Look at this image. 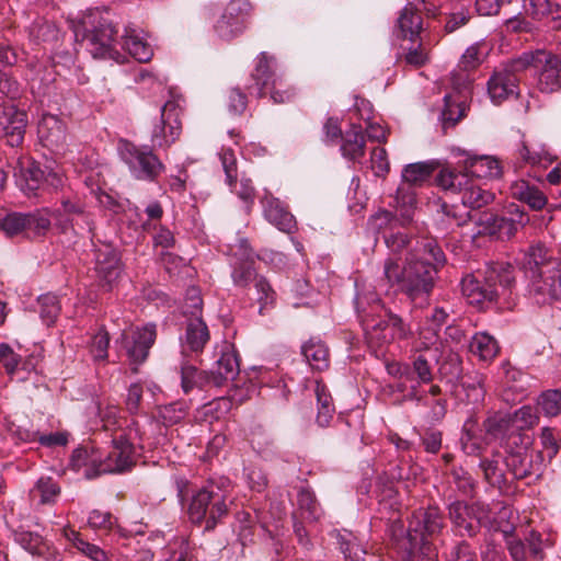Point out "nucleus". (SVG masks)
I'll use <instances>...</instances> for the list:
<instances>
[{
	"label": "nucleus",
	"mask_w": 561,
	"mask_h": 561,
	"mask_svg": "<svg viewBox=\"0 0 561 561\" xmlns=\"http://www.w3.org/2000/svg\"><path fill=\"white\" fill-rule=\"evenodd\" d=\"M274 67V57L268 56L266 53H262L257 57V62L252 75L255 81V89L260 96L265 93V90H270L271 99L274 103H285L293 98L294 93L282 91L283 82L276 77Z\"/></svg>",
	"instance_id": "2eb2a0df"
},
{
	"label": "nucleus",
	"mask_w": 561,
	"mask_h": 561,
	"mask_svg": "<svg viewBox=\"0 0 561 561\" xmlns=\"http://www.w3.org/2000/svg\"><path fill=\"white\" fill-rule=\"evenodd\" d=\"M539 416L530 405H524L514 412L512 422L519 430L531 428L538 423Z\"/></svg>",
	"instance_id": "5fc2aeb1"
},
{
	"label": "nucleus",
	"mask_w": 561,
	"mask_h": 561,
	"mask_svg": "<svg viewBox=\"0 0 561 561\" xmlns=\"http://www.w3.org/2000/svg\"><path fill=\"white\" fill-rule=\"evenodd\" d=\"M116 31L112 22L107 19H101L98 26L89 31L87 35L88 47L93 57L111 58L116 62H123L124 56L115 49L114 35Z\"/></svg>",
	"instance_id": "a211bd4d"
},
{
	"label": "nucleus",
	"mask_w": 561,
	"mask_h": 561,
	"mask_svg": "<svg viewBox=\"0 0 561 561\" xmlns=\"http://www.w3.org/2000/svg\"><path fill=\"white\" fill-rule=\"evenodd\" d=\"M519 71L513 68V60L494 71L488 81V93L494 104H501L518 94V78L516 73Z\"/></svg>",
	"instance_id": "412c9836"
},
{
	"label": "nucleus",
	"mask_w": 561,
	"mask_h": 561,
	"mask_svg": "<svg viewBox=\"0 0 561 561\" xmlns=\"http://www.w3.org/2000/svg\"><path fill=\"white\" fill-rule=\"evenodd\" d=\"M371 170L377 176H385L389 172V161L387 151L383 148L377 147L371 151L370 157Z\"/></svg>",
	"instance_id": "0e129e2a"
},
{
	"label": "nucleus",
	"mask_w": 561,
	"mask_h": 561,
	"mask_svg": "<svg viewBox=\"0 0 561 561\" xmlns=\"http://www.w3.org/2000/svg\"><path fill=\"white\" fill-rule=\"evenodd\" d=\"M118 408L116 405H106L104 409L100 408V416L103 422L105 431L112 432V436L119 434L121 430L130 427H139L137 422H131L126 427L122 426V421L117 417Z\"/></svg>",
	"instance_id": "ea45409f"
},
{
	"label": "nucleus",
	"mask_w": 561,
	"mask_h": 561,
	"mask_svg": "<svg viewBox=\"0 0 561 561\" xmlns=\"http://www.w3.org/2000/svg\"><path fill=\"white\" fill-rule=\"evenodd\" d=\"M505 463L516 479H524L531 474L530 458L527 454H511Z\"/></svg>",
	"instance_id": "79ce46f5"
},
{
	"label": "nucleus",
	"mask_w": 561,
	"mask_h": 561,
	"mask_svg": "<svg viewBox=\"0 0 561 561\" xmlns=\"http://www.w3.org/2000/svg\"><path fill=\"white\" fill-rule=\"evenodd\" d=\"M14 178L16 184L26 194H30L46 182L47 184L58 187L62 184V174L58 170H42L39 165L30 158H22L14 168Z\"/></svg>",
	"instance_id": "4468645a"
},
{
	"label": "nucleus",
	"mask_w": 561,
	"mask_h": 561,
	"mask_svg": "<svg viewBox=\"0 0 561 561\" xmlns=\"http://www.w3.org/2000/svg\"><path fill=\"white\" fill-rule=\"evenodd\" d=\"M445 107L443 110V119L445 124L455 125L465 116L466 104L463 100L454 98L450 94L445 95Z\"/></svg>",
	"instance_id": "a19ab883"
},
{
	"label": "nucleus",
	"mask_w": 561,
	"mask_h": 561,
	"mask_svg": "<svg viewBox=\"0 0 561 561\" xmlns=\"http://www.w3.org/2000/svg\"><path fill=\"white\" fill-rule=\"evenodd\" d=\"M182 388L185 393L190 392L194 387H202V374L194 366L182 367Z\"/></svg>",
	"instance_id": "338daca9"
},
{
	"label": "nucleus",
	"mask_w": 561,
	"mask_h": 561,
	"mask_svg": "<svg viewBox=\"0 0 561 561\" xmlns=\"http://www.w3.org/2000/svg\"><path fill=\"white\" fill-rule=\"evenodd\" d=\"M438 329L434 327L422 328L419 332V345L420 351L426 353L436 354L439 351L442 343L438 340Z\"/></svg>",
	"instance_id": "de8ad7c7"
},
{
	"label": "nucleus",
	"mask_w": 561,
	"mask_h": 561,
	"mask_svg": "<svg viewBox=\"0 0 561 561\" xmlns=\"http://www.w3.org/2000/svg\"><path fill=\"white\" fill-rule=\"evenodd\" d=\"M203 300L201 297L199 289L195 287H191L186 291L185 302L183 307V312L185 314H191L194 318H201Z\"/></svg>",
	"instance_id": "e2e57ef3"
},
{
	"label": "nucleus",
	"mask_w": 561,
	"mask_h": 561,
	"mask_svg": "<svg viewBox=\"0 0 561 561\" xmlns=\"http://www.w3.org/2000/svg\"><path fill=\"white\" fill-rule=\"evenodd\" d=\"M482 46L480 44H473L462 54L458 66L465 71H470L476 69L482 62Z\"/></svg>",
	"instance_id": "4d7b16f0"
},
{
	"label": "nucleus",
	"mask_w": 561,
	"mask_h": 561,
	"mask_svg": "<svg viewBox=\"0 0 561 561\" xmlns=\"http://www.w3.org/2000/svg\"><path fill=\"white\" fill-rule=\"evenodd\" d=\"M232 193H234L244 204L249 211L254 202L255 191L251 180L242 178L238 180L237 176L232 179V184L229 185Z\"/></svg>",
	"instance_id": "49530a36"
},
{
	"label": "nucleus",
	"mask_w": 561,
	"mask_h": 561,
	"mask_svg": "<svg viewBox=\"0 0 561 561\" xmlns=\"http://www.w3.org/2000/svg\"><path fill=\"white\" fill-rule=\"evenodd\" d=\"M341 151L344 158L357 161L363 158L365 152V139L362 133V128L353 126L350 131L346 133Z\"/></svg>",
	"instance_id": "c9c22d12"
},
{
	"label": "nucleus",
	"mask_w": 561,
	"mask_h": 561,
	"mask_svg": "<svg viewBox=\"0 0 561 561\" xmlns=\"http://www.w3.org/2000/svg\"><path fill=\"white\" fill-rule=\"evenodd\" d=\"M209 340L206 323L201 318L190 320L185 333V344L192 351H201Z\"/></svg>",
	"instance_id": "e433bc0d"
},
{
	"label": "nucleus",
	"mask_w": 561,
	"mask_h": 561,
	"mask_svg": "<svg viewBox=\"0 0 561 561\" xmlns=\"http://www.w3.org/2000/svg\"><path fill=\"white\" fill-rule=\"evenodd\" d=\"M15 541L32 554H41L44 550L42 537L31 531H16L14 534Z\"/></svg>",
	"instance_id": "8fccbe9b"
},
{
	"label": "nucleus",
	"mask_w": 561,
	"mask_h": 561,
	"mask_svg": "<svg viewBox=\"0 0 561 561\" xmlns=\"http://www.w3.org/2000/svg\"><path fill=\"white\" fill-rule=\"evenodd\" d=\"M302 355L313 369L324 370L329 367V350L320 340L310 339L305 343Z\"/></svg>",
	"instance_id": "f704fd0d"
},
{
	"label": "nucleus",
	"mask_w": 561,
	"mask_h": 561,
	"mask_svg": "<svg viewBox=\"0 0 561 561\" xmlns=\"http://www.w3.org/2000/svg\"><path fill=\"white\" fill-rule=\"evenodd\" d=\"M437 362V355L431 353H416L412 357V363L407 366V379L416 380L417 383H430L433 379L431 362Z\"/></svg>",
	"instance_id": "c85d7f7f"
},
{
	"label": "nucleus",
	"mask_w": 561,
	"mask_h": 561,
	"mask_svg": "<svg viewBox=\"0 0 561 561\" xmlns=\"http://www.w3.org/2000/svg\"><path fill=\"white\" fill-rule=\"evenodd\" d=\"M519 156L525 162L530 164H538L543 161H552L551 154L543 147L536 149L534 147H529L526 144L522 145L519 149Z\"/></svg>",
	"instance_id": "13d9d810"
},
{
	"label": "nucleus",
	"mask_w": 561,
	"mask_h": 561,
	"mask_svg": "<svg viewBox=\"0 0 561 561\" xmlns=\"http://www.w3.org/2000/svg\"><path fill=\"white\" fill-rule=\"evenodd\" d=\"M26 115L13 105H0V135L11 147L20 146L24 139Z\"/></svg>",
	"instance_id": "5701e85b"
},
{
	"label": "nucleus",
	"mask_w": 561,
	"mask_h": 561,
	"mask_svg": "<svg viewBox=\"0 0 561 561\" xmlns=\"http://www.w3.org/2000/svg\"><path fill=\"white\" fill-rule=\"evenodd\" d=\"M459 160L457 164L462 168L460 173H467L479 179H494L501 175L502 167L500 161L492 156H472L468 152L457 150Z\"/></svg>",
	"instance_id": "4be33fe9"
},
{
	"label": "nucleus",
	"mask_w": 561,
	"mask_h": 561,
	"mask_svg": "<svg viewBox=\"0 0 561 561\" xmlns=\"http://www.w3.org/2000/svg\"><path fill=\"white\" fill-rule=\"evenodd\" d=\"M123 47L133 58L140 62H147L153 56V49L145 38L144 32L134 26H127L125 28Z\"/></svg>",
	"instance_id": "cd10ccee"
},
{
	"label": "nucleus",
	"mask_w": 561,
	"mask_h": 561,
	"mask_svg": "<svg viewBox=\"0 0 561 561\" xmlns=\"http://www.w3.org/2000/svg\"><path fill=\"white\" fill-rule=\"evenodd\" d=\"M250 11L251 5L248 1H230L215 25L217 34L221 38L229 39L242 33L247 26Z\"/></svg>",
	"instance_id": "aec40b11"
},
{
	"label": "nucleus",
	"mask_w": 561,
	"mask_h": 561,
	"mask_svg": "<svg viewBox=\"0 0 561 561\" xmlns=\"http://www.w3.org/2000/svg\"><path fill=\"white\" fill-rule=\"evenodd\" d=\"M1 229L8 236H15L20 232L27 231L26 214L13 213L7 215L1 222Z\"/></svg>",
	"instance_id": "864d4df0"
},
{
	"label": "nucleus",
	"mask_w": 561,
	"mask_h": 561,
	"mask_svg": "<svg viewBox=\"0 0 561 561\" xmlns=\"http://www.w3.org/2000/svg\"><path fill=\"white\" fill-rule=\"evenodd\" d=\"M527 278L529 293L538 304L561 301V261H551L541 273L537 272Z\"/></svg>",
	"instance_id": "ddd939ff"
},
{
	"label": "nucleus",
	"mask_w": 561,
	"mask_h": 561,
	"mask_svg": "<svg viewBox=\"0 0 561 561\" xmlns=\"http://www.w3.org/2000/svg\"><path fill=\"white\" fill-rule=\"evenodd\" d=\"M297 504L299 510L301 511V515L305 518L316 520L320 516V510L314 499L313 493L302 488L299 490L297 495Z\"/></svg>",
	"instance_id": "c03bdc74"
},
{
	"label": "nucleus",
	"mask_w": 561,
	"mask_h": 561,
	"mask_svg": "<svg viewBox=\"0 0 561 561\" xmlns=\"http://www.w3.org/2000/svg\"><path fill=\"white\" fill-rule=\"evenodd\" d=\"M436 181L443 190L461 194L462 204L471 208L483 207L494 199L493 193L476 184L467 173L456 172L450 167L442 168Z\"/></svg>",
	"instance_id": "6e6552de"
},
{
	"label": "nucleus",
	"mask_w": 561,
	"mask_h": 561,
	"mask_svg": "<svg viewBox=\"0 0 561 561\" xmlns=\"http://www.w3.org/2000/svg\"><path fill=\"white\" fill-rule=\"evenodd\" d=\"M65 536L72 542L82 554L92 561H106V553L98 546L90 543L80 537V534L73 529H65Z\"/></svg>",
	"instance_id": "58836bf2"
},
{
	"label": "nucleus",
	"mask_w": 561,
	"mask_h": 561,
	"mask_svg": "<svg viewBox=\"0 0 561 561\" xmlns=\"http://www.w3.org/2000/svg\"><path fill=\"white\" fill-rule=\"evenodd\" d=\"M39 314L46 325H51L57 319L60 306L55 295L46 294L38 298Z\"/></svg>",
	"instance_id": "37998d69"
},
{
	"label": "nucleus",
	"mask_w": 561,
	"mask_h": 561,
	"mask_svg": "<svg viewBox=\"0 0 561 561\" xmlns=\"http://www.w3.org/2000/svg\"><path fill=\"white\" fill-rule=\"evenodd\" d=\"M36 491L41 495V503H50L58 496L60 489L51 478H41Z\"/></svg>",
	"instance_id": "052dcab7"
},
{
	"label": "nucleus",
	"mask_w": 561,
	"mask_h": 561,
	"mask_svg": "<svg viewBox=\"0 0 561 561\" xmlns=\"http://www.w3.org/2000/svg\"><path fill=\"white\" fill-rule=\"evenodd\" d=\"M261 203L263 205L264 217L277 229L290 233L296 228L294 216L287 211L278 198L265 194Z\"/></svg>",
	"instance_id": "a878e982"
},
{
	"label": "nucleus",
	"mask_w": 561,
	"mask_h": 561,
	"mask_svg": "<svg viewBox=\"0 0 561 561\" xmlns=\"http://www.w3.org/2000/svg\"><path fill=\"white\" fill-rule=\"evenodd\" d=\"M27 231L39 234L48 230L50 226V214L47 209L37 210L26 214Z\"/></svg>",
	"instance_id": "6e6d98bb"
},
{
	"label": "nucleus",
	"mask_w": 561,
	"mask_h": 561,
	"mask_svg": "<svg viewBox=\"0 0 561 561\" xmlns=\"http://www.w3.org/2000/svg\"><path fill=\"white\" fill-rule=\"evenodd\" d=\"M397 214L399 217L389 210H379L369 219V227L374 231L382 233L385 243L391 252L389 257L397 259L398 262H400L398 253L408 245L409 238L405 233L397 229L400 227H405L409 224H402L401 214Z\"/></svg>",
	"instance_id": "f8f14e48"
},
{
	"label": "nucleus",
	"mask_w": 561,
	"mask_h": 561,
	"mask_svg": "<svg viewBox=\"0 0 561 561\" xmlns=\"http://www.w3.org/2000/svg\"><path fill=\"white\" fill-rule=\"evenodd\" d=\"M0 364H2L8 374L13 375L18 371L21 358L16 355L13 350L7 345H0Z\"/></svg>",
	"instance_id": "69168bd1"
},
{
	"label": "nucleus",
	"mask_w": 561,
	"mask_h": 561,
	"mask_svg": "<svg viewBox=\"0 0 561 561\" xmlns=\"http://www.w3.org/2000/svg\"><path fill=\"white\" fill-rule=\"evenodd\" d=\"M398 36L414 42L422 31L421 14L412 7L403 8L397 23Z\"/></svg>",
	"instance_id": "c756f323"
},
{
	"label": "nucleus",
	"mask_w": 561,
	"mask_h": 561,
	"mask_svg": "<svg viewBox=\"0 0 561 561\" xmlns=\"http://www.w3.org/2000/svg\"><path fill=\"white\" fill-rule=\"evenodd\" d=\"M514 283V268L510 264H494L484 274L466 276L461 282V290L470 305L483 308L500 295L511 293Z\"/></svg>",
	"instance_id": "7ed1b4c3"
},
{
	"label": "nucleus",
	"mask_w": 561,
	"mask_h": 561,
	"mask_svg": "<svg viewBox=\"0 0 561 561\" xmlns=\"http://www.w3.org/2000/svg\"><path fill=\"white\" fill-rule=\"evenodd\" d=\"M37 134L41 142L53 151H58L66 144L65 124L55 115H43L38 122Z\"/></svg>",
	"instance_id": "393cba45"
},
{
	"label": "nucleus",
	"mask_w": 561,
	"mask_h": 561,
	"mask_svg": "<svg viewBox=\"0 0 561 561\" xmlns=\"http://www.w3.org/2000/svg\"><path fill=\"white\" fill-rule=\"evenodd\" d=\"M470 351L481 360H491L499 353V345L493 336L485 332H479L471 340Z\"/></svg>",
	"instance_id": "4c0bfd02"
},
{
	"label": "nucleus",
	"mask_w": 561,
	"mask_h": 561,
	"mask_svg": "<svg viewBox=\"0 0 561 561\" xmlns=\"http://www.w3.org/2000/svg\"><path fill=\"white\" fill-rule=\"evenodd\" d=\"M110 336L106 331L100 330L91 342V355L95 360H104L107 357Z\"/></svg>",
	"instance_id": "680f3d73"
},
{
	"label": "nucleus",
	"mask_w": 561,
	"mask_h": 561,
	"mask_svg": "<svg viewBox=\"0 0 561 561\" xmlns=\"http://www.w3.org/2000/svg\"><path fill=\"white\" fill-rule=\"evenodd\" d=\"M477 421L468 419L463 424L461 446L466 454L478 455L483 448V444H489L497 438L503 432V421L496 416L489 417L484 422L485 437L482 439L477 433Z\"/></svg>",
	"instance_id": "6ab92c4d"
},
{
	"label": "nucleus",
	"mask_w": 561,
	"mask_h": 561,
	"mask_svg": "<svg viewBox=\"0 0 561 561\" xmlns=\"http://www.w3.org/2000/svg\"><path fill=\"white\" fill-rule=\"evenodd\" d=\"M356 307L367 344L377 356L393 341L411 336L410 327L399 316L386 309L376 295L370 298L358 295Z\"/></svg>",
	"instance_id": "f03ea898"
},
{
	"label": "nucleus",
	"mask_w": 561,
	"mask_h": 561,
	"mask_svg": "<svg viewBox=\"0 0 561 561\" xmlns=\"http://www.w3.org/2000/svg\"><path fill=\"white\" fill-rule=\"evenodd\" d=\"M523 224V216H519V220H515L514 218L506 217H495L493 219V226L496 229L500 238H511L513 237L518 227Z\"/></svg>",
	"instance_id": "bf43d9fd"
},
{
	"label": "nucleus",
	"mask_w": 561,
	"mask_h": 561,
	"mask_svg": "<svg viewBox=\"0 0 561 561\" xmlns=\"http://www.w3.org/2000/svg\"><path fill=\"white\" fill-rule=\"evenodd\" d=\"M142 442L139 427L121 430L112 437V447L107 456L100 462L98 473H121L129 470L135 462V445Z\"/></svg>",
	"instance_id": "39448f33"
},
{
	"label": "nucleus",
	"mask_w": 561,
	"mask_h": 561,
	"mask_svg": "<svg viewBox=\"0 0 561 561\" xmlns=\"http://www.w3.org/2000/svg\"><path fill=\"white\" fill-rule=\"evenodd\" d=\"M433 168L428 163L417 162L408 164L402 171V182L397 190L393 207L401 214L402 224L413 221L416 207V196L413 191L431 176Z\"/></svg>",
	"instance_id": "0eeeda50"
},
{
	"label": "nucleus",
	"mask_w": 561,
	"mask_h": 561,
	"mask_svg": "<svg viewBox=\"0 0 561 561\" xmlns=\"http://www.w3.org/2000/svg\"><path fill=\"white\" fill-rule=\"evenodd\" d=\"M238 374L237 355L230 345H226L210 371L208 382L221 386L225 381L233 380Z\"/></svg>",
	"instance_id": "bb28decb"
},
{
	"label": "nucleus",
	"mask_w": 561,
	"mask_h": 561,
	"mask_svg": "<svg viewBox=\"0 0 561 561\" xmlns=\"http://www.w3.org/2000/svg\"><path fill=\"white\" fill-rule=\"evenodd\" d=\"M255 289L257 301L260 304V313L272 307L276 299V294L264 277L255 278Z\"/></svg>",
	"instance_id": "3c124183"
},
{
	"label": "nucleus",
	"mask_w": 561,
	"mask_h": 561,
	"mask_svg": "<svg viewBox=\"0 0 561 561\" xmlns=\"http://www.w3.org/2000/svg\"><path fill=\"white\" fill-rule=\"evenodd\" d=\"M462 387L466 392L468 403L477 405L483 401L485 389L482 376L477 375L471 381H463Z\"/></svg>",
	"instance_id": "603ef678"
},
{
	"label": "nucleus",
	"mask_w": 561,
	"mask_h": 561,
	"mask_svg": "<svg viewBox=\"0 0 561 561\" xmlns=\"http://www.w3.org/2000/svg\"><path fill=\"white\" fill-rule=\"evenodd\" d=\"M228 504L226 494L215 485L198 490L193 494L188 505V517L192 523H206L207 530L227 515Z\"/></svg>",
	"instance_id": "423d86ee"
},
{
	"label": "nucleus",
	"mask_w": 561,
	"mask_h": 561,
	"mask_svg": "<svg viewBox=\"0 0 561 561\" xmlns=\"http://www.w3.org/2000/svg\"><path fill=\"white\" fill-rule=\"evenodd\" d=\"M551 261H560L554 257L552 253L549 252L541 244L531 245L529 250L524 254L523 259V268L525 272V276L528 277L533 274L541 273L545 265H548Z\"/></svg>",
	"instance_id": "7c9ffc66"
},
{
	"label": "nucleus",
	"mask_w": 561,
	"mask_h": 561,
	"mask_svg": "<svg viewBox=\"0 0 561 561\" xmlns=\"http://www.w3.org/2000/svg\"><path fill=\"white\" fill-rule=\"evenodd\" d=\"M88 523L94 529L107 530L114 525V518L108 512L94 510L90 513Z\"/></svg>",
	"instance_id": "774afa93"
},
{
	"label": "nucleus",
	"mask_w": 561,
	"mask_h": 561,
	"mask_svg": "<svg viewBox=\"0 0 561 561\" xmlns=\"http://www.w3.org/2000/svg\"><path fill=\"white\" fill-rule=\"evenodd\" d=\"M187 412L185 402H172L159 407L158 416L165 425H173L182 421Z\"/></svg>",
	"instance_id": "a18cd8bd"
},
{
	"label": "nucleus",
	"mask_w": 561,
	"mask_h": 561,
	"mask_svg": "<svg viewBox=\"0 0 561 561\" xmlns=\"http://www.w3.org/2000/svg\"><path fill=\"white\" fill-rule=\"evenodd\" d=\"M423 254L417 252L407 255L404 264L397 259L388 257L383 265V278L380 280L379 289L387 291L397 285L408 297L415 301L419 298H426L434 287L436 265L445 260L442 249L434 241H427L423 245Z\"/></svg>",
	"instance_id": "f257e3e1"
},
{
	"label": "nucleus",
	"mask_w": 561,
	"mask_h": 561,
	"mask_svg": "<svg viewBox=\"0 0 561 561\" xmlns=\"http://www.w3.org/2000/svg\"><path fill=\"white\" fill-rule=\"evenodd\" d=\"M117 150L121 159L137 180L153 181L164 170L163 163L151 150L139 148L126 139L118 141Z\"/></svg>",
	"instance_id": "9d476101"
},
{
	"label": "nucleus",
	"mask_w": 561,
	"mask_h": 561,
	"mask_svg": "<svg viewBox=\"0 0 561 561\" xmlns=\"http://www.w3.org/2000/svg\"><path fill=\"white\" fill-rule=\"evenodd\" d=\"M443 528V517L437 507L420 510L413 514L408 534V559L410 561H433L435 553L427 537Z\"/></svg>",
	"instance_id": "20e7f679"
},
{
	"label": "nucleus",
	"mask_w": 561,
	"mask_h": 561,
	"mask_svg": "<svg viewBox=\"0 0 561 561\" xmlns=\"http://www.w3.org/2000/svg\"><path fill=\"white\" fill-rule=\"evenodd\" d=\"M238 248L242 262L233 267L232 279L234 285L243 287L247 286L252 278H255L252 267L253 255L247 240H240Z\"/></svg>",
	"instance_id": "2f4dec72"
},
{
	"label": "nucleus",
	"mask_w": 561,
	"mask_h": 561,
	"mask_svg": "<svg viewBox=\"0 0 561 561\" xmlns=\"http://www.w3.org/2000/svg\"><path fill=\"white\" fill-rule=\"evenodd\" d=\"M156 336L154 324H146L123 332L121 343L133 364H141L146 360Z\"/></svg>",
	"instance_id": "f3484780"
},
{
	"label": "nucleus",
	"mask_w": 561,
	"mask_h": 561,
	"mask_svg": "<svg viewBox=\"0 0 561 561\" xmlns=\"http://www.w3.org/2000/svg\"><path fill=\"white\" fill-rule=\"evenodd\" d=\"M534 67L539 71L538 87L540 91L549 93L561 87V60L545 50L525 53L513 60V68L524 70Z\"/></svg>",
	"instance_id": "1a4fd4ad"
},
{
	"label": "nucleus",
	"mask_w": 561,
	"mask_h": 561,
	"mask_svg": "<svg viewBox=\"0 0 561 561\" xmlns=\"http://www.w3.org/2000/svg\"><path fill=\"white\" fill-rule=\"evenodd\" d=\"M449 517L461 536H472L480 525L491 528H500L501 523L482 504L468 506L462 502H454L449 505Z\"/></svg>",
	"instance_id": "9b49d317"
},
{
	"label": "nucleus",
	"mask_w": 561,
	"mask_h": 561,
	"mask_svg": "<svg viewBox=\"0 0 561 561\" xmlns=\"http://www.w3.org/2000/svg\"><path fill=\"white\" fill-rule=\"evenodd\" d=\"M511 193L515 198L526 203L534 209H541L547 203L543 193L524 180L514 182L511 186Z\"/></svg>",
	"instance_id": "473e14b6"
},
{
	"label": "nucleus",
	"mask_w": 561,
	"mask_h": 561,
	"mask_svg": "<svg viewBox=\"0 0 561 561\" xmlns=\"http://www.w3.org/2000/svg\"><path fill=\"white\" fill-rule=\"evenodd\" d=\"M538 405L547 416H556L561 411V391L548 390L538 399Z\"/></svg>",
	"instance_id": "09e8293b"
},
{
	"label": "nucleus",
	"mask_w": 561,
	"mask_h": 561,
	"mask_svg": "<svg viewBox=\"0 0 561 561\" xmlns=\"http://www.w3.org/2000/svg\"><path fill=\"white\" fill-rule=\"evenodd\" d=\"M95 271L103 286L111 289L122 273L118 253L105 245L96 250Z\"/></svg>",
	"instance_id": "b1692460"
},
{
	"label": "nucleus",
	"mask_w": 561,
	"mask_h": 561,
	"mask_svg": "<svg viewBox=\"0 0 561 561\" xmlns=\"http://www.w3.org/2000/svg\"><path fill=\"white\" fill-rule=\"evenodd\" d=\"M525 10L536 19H551L552 27H561V8L549 0H525Z\"/></svg>",
	"instance_id": "72a5a7b5"
},
{
	"label": "nucleus",
	"mask_w": 561,
	"mask_h": 561,
	"mask_svg": "<svg viewBox=\"0 0 561 561\" xmlns=\"http://www.w3.org/2000/svg\"><path fill=\"white\" fill-rule=\"evenodd\" d=\"M181 100L173 99L165 102L161 110V122L152 131L151 141L154 146L163 147L173 144L181 134L180 114Z\"/></svg>",
	"instance_id": "dca6fc26"
}]
</instances>
